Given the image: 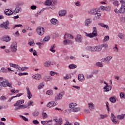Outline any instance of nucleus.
<instances>
[{
	"label": "nucleus",
	"mask_w": 125,
	"mask_h": 125,
	"mask_svg": "<svg viewBox=\"0 0 125 125\" xmlns=\"http://www.w3.org/2000/svg\"><path fill=\"white\" fill-rule=\"evenodd\" d=\"M24 100H20L17 101L16 103L14 104V107H16L14 108V111H18V110H20V109H25V108H28L29 106H32L33 104H34V102L33 101H30L27 104V105H25L23 104Z\"/></svg>",
	"instance_id": "f257e3e1"
},
{
	"label": "nucleus",
	"mask_w": 125,
	"mask_h": 125,
	"mask_svg": "<svg viewBox=\"0 0 125 125\" xmlns=\"http://www.w3.org/2000/svg\"><path fill=\"white\" fill-rule=\"evenodd\" d=\"M69 107L70 108L65 110L64 113L70 114V113L71 112H73L74 113H77V112H80L81 111V107H77V104L75 103H71L69 104Z\"/></svg>",
	"instance_id": "f03ea898"
},
{
	"label": "nucleus",
	"mask_w": 125,
	"mask_h": 125,
	"mask_svg": "<svg viewBox=\"0 0 125 125\" xmlns=\"http://www.w3.org/2000/svg\"><path fill=\"white\" fill-rule=\"evenodd\" d=\"M86 37H88L89 38H94V37H97L98 34H97V29L96 27H93V31L91 33H87L85 32Z\"/></svg>",
	"instance_id": "7ed1b4c3"
},
{
	"label": "nucleus",
	"mask_w": 125,
	"mask_h": 125,
	"mask_svg": "<svg viewBox=\"0 0 125 125\" xmlns=\"http://www.w3.org/2000/svg\"><path fill=\"white\" fill-rule=\"evenodd\" d=\"M0 86L1 87H6V86H8L10 87V88H12V83L8 82V81L6 80H4L2 82H0Z\"/></svg>",
	"instance_id": "20e7f679"
},
{
	"label": "nucleus",
	"mask_w": 125,
	"mask_h": 125,
	"mask_svg": "<svg viewBox=\"0 0 125 125\" xmlns=\"http://www.w3.org/2000/svg\"><path fill=\"white\" fill-rule=\"evenodd\" d=\"M10 49L13 53H15L18 50L17 49V42L16 41L13 42L10 45Z\"/></svg>",
	"instance_id": "39448f33"
},
{
	"label": "nucleus",
	"mask_w": 125,
	"mask_h": 125,
	"mask_svg": "<svg viewBox=\"0 0 125 125\" xmlns=\"http://www.w3.org/2000/svg\"><path fill=\"white\" fill-rule=\"evenodd\" d=\"M1 42H9L11 41V38L8 35H4L0 39Z\"/></svg>",
	"instance_id": "423d86ee"
},
{
	"label": "nucleus",
	"mask_w": 125,
	"mask_h": 125,
	"mask_svg": "<svg viewBox=\"0 0 125 125\" xmlns=\"http://www.w3.org/2000/svg\"><path fill=\"white\" fill-rule=\"evenodd\" d=\"M104 83L105 84V85L103 88L104 92H108V91H110V90L112 89V86L109 85L107 82L105 81L104 82Z\"/></svg>",
	"instance_id": "0eeeda50"
},
{
	"label": "nucleus",
	"mask_w": 125,
	"mask_h": 125,
	"mask_svg": "<svg viewBox=\"0 0 125 125\" xmlns=\"http://www.w3.org/2000/svg\"><path fill=\"white\" fill-rule=\"evenodd\" d=\"M36 31L39 36H42L44 34V28L42 26H39L37 28Z\"/></svg>",
	"instance_id": "6e6552de"
},
{
	"label": "nucleus",
	"mask_w": 125,
	"mask_h": 125,
	"mask_svg": "<svg viewBox=\"0 0 125 125\" xmlns=\"http://www.w3.org/2000/svg\"><path fill=\"white\" fill-rule=\"evenodd\" d=\"M8 26H9V21H6L5 22H3L0 25V27L4 28L6 30H9L10 28Z\"/></svg>",
	"instance_id": "1a4fd4ad"
},
{
	"label": "nucleus",
	"mask_w": 125,
	"mask_h": 125,
	"mask_svg": "<svg viewBox=\"0 0 125 125\" xmlns=\"http://www.w3.org/2000/svg\"><path fill=\"white\" fill-rule=\"evenodd\" d=\"M98 12H100V9L97 8L88 11V13L91 15H95L96 13H98Z\"/></svg>",
	"instance_id": "9d476101"
},
{
	"label": "nucleus",
	"mask_w": 125,
	"mask_h": 125,
	"mask_svg": "<svg viewBox=\"0 0 125 125\" xmlns=\"http://www.w3.org/2000/svg\"><path fill=\"white\" fill-rule=\"evenodd\" d=\"M65 94V92L62 91L58 94L55 98V101H58V100H61L62 99L63 96Z\"/></svg>",
	"instance_id": "9b49d317"
},
{
	"label": "nucleus",
	"mask_w": 125,
	"mask_h": 125,
	"mask_svg": "<svg viewBox=\"0 0 125 125\" xmlns=\"http://www.w3.org/2000/svg\"><path fill=\"white\" fill-rule=\"evenodd\" d=\"M58 104L57 103H55L54 101H51L47 104V107H48V108H51L54 106L57 105Z\"/></svg>",
	"instance_id": "f8f14e48"
},
{
	"label": "nucleus",
	"mask_w": 125,
	"mask_h": 125,
	"mask_svg": "<svg viewBox=\"0 0 125 125\" xmlns=\"http://www.w3.org/2000/svg\"><path fill=\"white\" fill-rule=\"evenodd\" d=\"M91 23H92V20L91 19H86L85 20L84 24L86 27H88V26H89L90 24H91Z\"/></svg>",
	"instance_id": "ddd939ff"
},
{
	"label": "nucleus",
	"mask_w": 125,
	"mask_h": 125,
	"mask_svg": "<svg viewBox=\"0 0 125 125\" xmlns=\"http://www.w3.org/2000/svg\"><path fill=\"white\" fill-rule=\"evenodd\" d=\"M102 50V46L101 45H99L95 47H93V51H101Z\"/></svg>",
	"instance_id": "4468645a"
},
{
	"label": "nucleus",
	"mask_w": 125,
	"mask_h": 125,
	"mask_svg": "<svg viewBox=\"0 0 125 125\" xmlns=\"http://www.w3.org/2000/svg\"><path fill=\"white\" fill-rule=\"evenodd\" d=\"M4 13L6 15H7L8 16L12 15V14H13V12H12V11H11V10L9 9H6L4 10Z\"/></svg>",
	"instance_id": "2eb2a0df"
},
{
	"label": "nucleus",
	"mask_w": 125,
	"mask_h": 125,
	"mask_svg": "<svg viewBox=\"0 0 125 125\" xmlns=\"http://www.w3.org/2000/svg\"><path fill=\"white\" fill-rule=\"evenodd\" d=\"M75 41L77 42H83V37H82V35H77V37L75 38Z\"/></svg>",
	"instance_id": "dca6fc26"
},
{
	"label": "nucleus",
	"mask_w": 125,
	"mask_h": 125,
	"mask_svg": "<svg viewBox=\"0 0 125 125\" xmlns=\"http://www.w3.org/2000/svg\"><path fill=\"white\" fill-rule=\"evenodd\" d=\"M26 90L27 92V97L28 99L32 98V97L33 96V95H32V93H31V91H30V89L29 88L28 86H27L26 87Z\"/></svg>",
	"instance_id": "f3484780"
},
{
	"label": "nucleus",
	"mask_w": 125,
	"mask_h": 125,
	"mask_svg": "<svg viewBox=\"0 0 125 125\" xmlns=\"http://www.w3.org/2000/svg\"><path fill=\"white\" fill-rule=\"evenodd\" d=\"M50 23L52 25H57L59 22L58 21V20L57 19L53 18L50 20Z\"/></svg>",
	"instance_id": "a211bd4d"
},
{
	"label": "nucleus",
	"mask_w": 125,
	"mask_h": 125,
	"mask_svg": "<svg viewBox=\"0 0 125 125\" xmlns=\"http://www.w3.org/2000/svg\"><path fill=\"white\" fill-rule=\"evenodd\" d=\"M67 14V11L66 10H61L59 12V16H65Z\"/></svg>",
	"instance_id": "6ab92c4d"
},
{
	"label": "nucleus",
	"mask_w": 125,
	"mask_h": 125,
	"mask_svg": "<svg viewBox=\"0 0 125 125\" xmlns=\"http://www.w3.org/2000/svg\"><path fill=\"white\" fill-rule=\"evenodd\" d=\"M33 79H34L35 80H41V78H42V76L40 74H36L35 75H33L32 76Z\"/></svg>",
	"instance_id": "aec40b11"
},
{
	"label": "nucleus",
	"mask_w": 125,
	"mask_h": 125,
	"mask_svg": "<svg viewBox=\"0 0 125 125\" xmlns=\"http://www.w3.org/2000/svg\"><path fill=\"white\" fill-rule=\"evenodd\" d=\"M78 80L79 82H83L84 81V75L83 74H79L78 75Z\"/></svg>",
	"instance_id": "412c9836"
},
{
	"label": "nucleus",
	"mask_w": 125,
	"mask_h": 125,
	"mask_svg": "<svg viewBox=\"0 0 125 125\" xmlns=\"http://www.w3.org/2000/svg\"><path fill=\"white\" fill-rule=\"evenodd\" d=\"M10 67H12L13 68H15V69H18L20 70V67L18 64H14V63H9Z\"/></svg>",
	"instance_id": "4be33fe9"
},
{
	"label": "nucleus",
	"mask_w": 125,
	"mask_h": 125,
	"mask_svg": "<svg viewBox=\"0 0 125 125\" xmlns=\"http://www.w3.org/2000/svg\"><path fill=\"white\" fill-rule=\"evenodd\" d=\"M10 67H12L13 68H15V69H18L20 70V67L18 64H14V63H9Z\"/></svg>",
	"instance_id": "5701e85b"
},
{
	"label": "nucleus",
	"mask_w": 125,
	"mask_h": 125,
	"mask_svg": "<svg viewBox=\"0 0 125 125\" xmlns=\"http://www.w3.org/2000/svg\"><path fill=\"white\" fill-rule=\"evenodd\" d=\"M89 108L90 109V111H94V104L92 103H90L88 104Z\"/></svg>",
	"instance_id": "b1692460"
},
{
	"label": "nucleus",
	"mask_w": 125,
	"mask_h": 125,
	"mask_svg": "<svg viewBox=\"0 0 125 125\" xmlns=\"http://www.w3.org/2000/svg\"><path fill=\"white\" fill-rule=\"evenodd\" d=\"M64 40H67V39H74V36L71 34H66L64 36Z\"/></svg>",
	"instance_id": "393cba45"
},
{
	"label": "nucleus",
	"mask_w": 125,
	"mask_h": 125,
	"mask_svg": "<svg viewBox=\"0 0 125 125\" xmlns=\"http://www.w3.org/2000/svg\"><path fill=\"white\" fill-rule=\"evenodd\" d=\"M44 66L45 67H49V66H50L51 65H53V64H51V62H50L49 61H47L46 62H45L44 64Z\"/></svg>",
	"instance_id": "a878e982"
},
{
	"label": "nucleus",
	"mask_w": 125,
	"mask_h": 125,
	"mask_svg": "<svg viewBox=\"0 0 125 125\" xmlns=\"http://www.w3.org/2000/svg\"><path fill=\"white\" fill-rule=\"evenodd\" d=\"M111 2L115 5V6H119V2L117 0H111Z\"/></svg>",
	"instance_id": "bb28decb"
},
{
	"label": "nucleus",
	"mask_w": 125,
	"mask_h": 125,
	"mask_svg": "<svg viewBox=\"0 0 125 125\" xmlns=\"http://www.w3.org/2000/svg\"><path fill=\"white\" fill-rule=\"evenodd\" d=\"M98 25H100V26L103 27V28H106V30H109V26H108V25L104 24L103 23H100Z\"/></svg>",
	"instance_id": "cd10ccee"
},
{
	"label": "nucleus",
	"mask_w": 125,
	"mask_h": 125,
	"mask_svg": "<svg viewBox=\"0 0 125 125\" xmlns=\"http://www.w3.org/2000/svg\"><path fill=\"white\" fill-rule=\"evenodd\" d=\"M125 8L124 7H121L119 10H118V13H125Z\"/></svg>",
	"instance_id": "c85d7f7f"
},
{
	"label": "nucleus",
	"mask_w": 125,
	"mask_h": 125,
	"mask_svg": "<svg viewBox=\"0 0 125 125\" xmlns=\"http://www.w3.org/2000/svg\"><path fill=\"white\" fill-rule=\"evenodd\" d=\"M20 11H22V9L20 6L16 7L14 10L16 13H18Z\"/></svg>",
	"instance_id": "c756f323"
},
{
	"label": "nucleus",
	"mask_w": 125,
	"mask_h": 125,
	"mask_svg": "<svg viewBox=\"0 0 125 125\" xmlns=\"http://www.w3.org/2000/svg\"><path fill=\"white\" fill-rule=\"evenodd\" d=\"M54 48H55V44H53L52 46H51L50 50V51H51V52H53V53H55V52L56 51V50L54 49Z\"/></svg>",
	"instance_id": "7c9ffc66"
},
{
	"label": "nucleus",
	"mask_w": 125,
	"mask_h": 125,
	"mask_svg": "<svg viewBox=\"0 0 125 125\" xmlns=\"http://www.w3.org/2000/svg\"><path fill=\"white\" fill-rule=\"evenodd\" d=\"M32 115L34 117H38V116L40 115V112H39L38 110H35L32 113Z\"/></svg>",
	"instance_id": "2f4dec72"
},
{
	"label": "nucleus",
	"mask_w": 125,
	"mask_h": 125,
	"mask_svg": "<svg viewBox=\"0 0 125 125\" xmlns=\"http://www.w3.org/2000/svg\"><path fill=\"white\" fill-rule=\"evenodd\" d=\"M52 77L50 76H46L44 78L45 82H49V81H52Z\"/></svg>",
	"instance_id": "473e14b6"
},
{
	"label": "nucleus",
	"mask_w": 125,
	"mask_h": 125,
	"mask_svg": "<svg viewBox=\"0 0 125 125\" xmlns=\"http://www.w3.org/2000/svg\"><path fill=\"white\" fill-rule=\"evenodd\" d=\"M118 36L119 39H121V40H124V39H125V35L123 33H120L118 34Z\"/></svg>",
	"instance_id": "72a5a7b5"
},
{
	"label": "nucleus",
	"mask_w": 125,
	"mask_h": 125,
	"mask_svg": "<svg viewBox=\"0 0 125 125\" xmlns=\"http://www.w3.org/2000/svg\"><path fill=\"white\" fill-rule=\"evenodd\" d=\"M50 40V37L49 36H46L43 40H42L43 42H46Z\"/></svg>",
	"instance_id": "f704fd0d"
},
{
	"label": "nucleus",
	"mask_w": 125,
	"mask_h": 125,
	"mask_svg": "<svg viewBox=\"0 0 125 125\" xmlns=\"http://www.w3.org/2000/svg\"><path fill=\"white\" fill-rule=\"evenodd\" d=\"M102 62H103L104 63H105L106 64H109V62L108 61V59L106 58H103L102 59Z\"/></svg>",
	"instance_id": "c9c22d12"
},
{
	"label": "nucleus",
	"mask_w": 125,
	"mask_h": 125,
	"mask_svg": "<svg viewBox=\"0 0 125 125\" xmlns=\"http://www.w3.org/2000/svg\"><path fill=\"white\" fill-rule=\"evenodd\" d=\"M125 114H121L120 115H118L117 116V119H118V120H123V119L125 118Z\"/></svg>",
	"instance_id": "e433bc0d"
},
{
	"label": "nucleus",
	"mask_w": 125,
	"mask_h": 125,
	"mask_svg": "<svg viewBox=\"0 0 125 125\" xmlns=\"http://www.w3.org/2000/svg\"><path fill=\"white\" fill-rule=\"evenodd\" d=\"M101 17V14L100 12H98L95 15V17L96 19H100V17Z\"/></svg>",
	"instance_id": "4c0bfd02"
},
{
	"label": "nucleus",
	"mask_w": 125,
	"mask_h": 125,
	"mask_svg": "<svg viewBox=\"0 0 125 125\" xmlns=\"http://www.w3.org/2000/svg\"><path fill=\"white\" fill-rule=\"evenodd\" d=\"M85 49L87 51H93V47L87 46V47H86Z\"/></svg>",
	"instance_id": "58836bf2"
},
{
	"label": "nucleus",
	"mask_w": 125,
	"mask_h": 125,
	"mask_svg": "<svg viewBox=\"0 0 125 125\" xmlns=\"http://www.w3.org/2000/svg\"><path fill=\"white\" fill-rule=\"evenodd\" d=\"M45 5L49 6L52 4V2L51 1V0H47L45 1Z\"/></svg>",
	"instance_id": "ea45409f"
},
{
	"label": "nucleus",
	"mask_w": 125,
	"mask_h": 125,
	"mask_svg": "<svg viewBox=\"0 0 125 125\" xmlns=\"http://www.w3.org/2000/svg\"><path fill=\"white\" fill-rule=\"evenodd\" d=\"M68 67L69 69H76L77 65L74 64H71L69 65Z\"/></svg>",
	"instance_id": "a19ab883"
},
{
	"label": "nucleus",
	"mask_w": 125,
	"mask_h": 125,
	"mask_svg": "<svg viewBox=\"0 0 125 125\" xmlns=\"http://www.w3.org/2000/svg\"><path fill=\"white\" fill-rule=\"evenodd\" d=\"M114 52H119V48L117 46V44H115V46L113 47Z\"/></svg>",
	"instance_id": "79ce46f5"
},
{
	"label": "nucleus",
	"mask_w": 125,
	"mask_h": 125,
	"mask_svg": "<svg viewBox=\"0 0 125 125\" xmlns=\"http://www.w3.org/2000/svg\"><path fill=\"white\" fill-rule=\"evenodd\" d=\"M109 101L111 103H115L116 101V98H114V97H111L109 98Z\"/></svg>",
	"instance_id": "37998d69"
},
{
	"label": "nucleus",
	"mask_w": 125,
	"mask_h": 125,
	"mask_svg": "<svg viewBox=\"0 0 125 125\" xmlns=\"http://www.w3.org/2000/svg\"><path fill=\"white\" fill-rule=\"evenodd\" d=\"M13 36L17 38L20 36V34H19V31H17L15 33H13Z\"/></svg>",
	"instance_id": "c03bdc74"
},
{
	"label": "nucleus",
	"mask_w": 125,
	"mask_h": 125,
	"mask_svg": "<svg viewBox=\"0 0 125 125\" xmlns=\"http://www.w3.org/2000/svg\"><path fill=\"white\" fill-rule=\"evenodd\" d=\"M72 78V76H71V74H69V75H68V74L66 75V76L63 77L64 80H69V79H71Z\"/></svg>",
	"instance_id": "a18cd8bd"
},
{
	"label": "nucleus",
	"mask_w": 125,
	"mask_h": 125,
	"mask_svg": "<svg viewBox=\"0 0 125 125\" xmlns=\"http://www.w3.org/2000/svg\"><path fill=\"white\" fill-rule=\"evenodd\" d=\"M100 118L99 119L100 120H102V119H104L105 118H107V117H108V116L107 115H103V114H100Z\"/></svg>",
	"instance_id": "49530a36"
},
{
	"label": "nucleus",
	"mask_w": 125,
	"mask_h": 125,
	"mask_svg": "<svg viewBox=\"0 0 125 125\" xmlns=\"http://www.w3.org/2000/svg\"><path fill=\"white\" fill-rule=\"evenodd\" d=\"M46 94L48 95H53V91H52L51 90H49L47 91Z\"/></svg>",
	"instance_id": "de8ad7c7"
},
{
	"label": "nucleus",
	"mask_w": 125,
	"mask_h": 125,
	"mask_svg": "<svg viewBox=\"0 0 125 125\" xmlns=\"http://www.w3.org/2000/svg\"><path fill=\"white\" fill-rule=\"evenodd\" d=\"M1 72H2V73H7L8 71L7 69L5 68L4 67H2L1 68Z\"/></svg>",
	"instance_id": "09e8293b"
},
{
	"label": "nucleus",
	"mask_w": 125,
	"mask_h": 125,
	"mask_svg": "<svg viewBox=\"0 0 125 125\" xmlns=\"http://www.w3.org/2000/svg\"><path fill=\"white\" fill-rule=\"evenodd\" d=\"M120 3H121V7L125 8V1L124 0H121L120 1Z\"/></svg>",
	"instance_id": "8fccbe9b"
},
{
	"label": "nucleus",
	"mask_w": 125,
	"mask_h": 125,
	"mask_svg": "<svg viewBox=\"0 0 125 125\" xmlns=\"http://www.w3.org/2000/svg\"><path fill=\"white\" fill-rule=\"evenodd\" d=\"M109 39H110V37H109V36H105L103 42H107L109 41Z\"/></svg>",
	"instance_id": "3c124183"
},
{
	"label": "nucleus",
	"mask_w": 125,
	"mask_h": 125,
	"mask_svg": "<svg viewBox=\"0 0 125 125\" xmlns=\"http://www.w3.org/2000/svg\"><path fill=\"white\" fill-rule=\"evenodd\" d=\"M20 118H21L22 120L24 121V122H28V121H29V120H28L27 118L25 117L24 116H23V115H20Z\"/></svg>",
	"instance_id": "603ef678"
},
{
	"label": "nucleus",
	"mask_w": 125,
	"mask_h": 125,
	"mask_svg": "<svg viewBox=\"0 0 125 125\" xmlns=\"http://www.w3.org/2000/svg\"><path fill=\"white\" fill-rule=\"evenodd\" d=\"M111 121L113 123V124H115V125H116V124H119V122H118V121H117L116 117L111 119Z\"/></svg>",
	"instance_id": "864d4df0"
},
{
	"label": "nucleus",
	"mask_w": 125,
	"mask_h": 125,
	"mask_svg": "<svg viewBox=\"0 0 125 125\" xmlns=\"http://www.w3.org/2000/svg\"><path fill=\"white\" fill-rule=\"evenodd\" d=\"M96 65H97L98 66V67H103V64H102V63H101L99 62H96Z\"/></svg>",
	"instance_id": "5fc2aeb1"
},
{
	"label": "nucleus",
	"mask_w": 125,
	"mask_h": 125,
	"mask_svg": "<svg viewBox=\"0 0 125 125\" xmlns=\"http://www.w3.org/2000/svg\"><path fill=\"white\" fill-rule=\"evenodd\" d=\"M120 96L121 98H125V94L124 92L120 93Z\"/></svg>",
	"instance_id": "6e6d98bb"
},
{
	"label": "nucleus",
	"mask_w": 125,
	"mask_h": 125,
	"mask_svg": "<svg viewBox=\"0 0 125 125\" xmlns=\"http://www.w3.org/2000/svg\"><path fill=\"white\" fill-rule=\"evenodd\" d=\"M42 116L43 117V119H47V114H46V113L43 112L42 113Z\"/></svg>",
	"instance_id": "4d7b16f0"
},
{
	"label": "nucleus",
	"mask_w": 125,
	"mask_h": 125,
	"mask_svg": "<svg viewBox=\"0 0 125 125\" xmlns=\"http://www.w3.org/2000/svg\"><path fill=\"white\" fill-rule=\"evenodd\" d=\"M120 21L122 23H125V17H122L120 18Z\"/></svg>",
	"instance_id": "13d9d810"
},
{
	"label": "nucleus",
	"mask_w": 125,
	"mask_h": 125,
	"mask_svg": "<svg viewBox=\"0 0 125 125\" xmlns=\"http://www.w3.org/2000/svg\"><path fill=\"white\" fill-rule=\"evenodd\" d=\"M91 78H93V74L87 75L86 76V79H91Z\"/></svg>",
	"instance_id": "bf43d9fd"
},
{
	"label": "nucleus",
	"mask_w": 125,
	"mask_h": 125,
	"mask_svg": "<svg viewBox=\"0 0 125 125\" xmlns=\"http://www.w3.org/2000/svg\"><path fill=\"white\" fill-rule=\"evenodd\" d=\"M0 100L1 101H4V100H6V97H4V96H2L0 97Z\"/></svg>",
	"instance_id": "052dcab7"
},
{
	"label": "nucleus",
	"mask_w": 125,
	"mask_h": 125,
	"mask_svg": "<svg viewBox=\"0 0 125 125\" xmlns=\"http://www.w3.org/2000/svg\"><path fill=\"white\" fill-rule=\"evenodd\" d=\"M100 8L102 10H106V11H108V10L107 9V7H104V6H101Z\"/></svg>",
	"instance_id": "680f3d73"
},
{
	"label": "nucleus",
	"mask_w": 125,
	"mask_h": 125,
	"mask_svg": "<svg viewBox=\"0 0 125 125\" xmlns=\"http://www.w3.org/2000/svg\"><path fill=\"white\" fill-rule=\"evenodd\" d=\"M84 112L85 114H90V111H89V109H84Z\"/></svg>",
	"instance_id": "e2e57ef3"
},
{
	"label": "nucleus",
	"mask_w": 125,
	"mask_h": 125,
	"mask_svg": "<svg viewBox=\"0 0 125 125\" xmlns=\"http://www.w3.org/2000/svg\"><path fill=\"white\" fill-rule=\"evenodd\" d=\"M32 123L34 124V125H39V124H40V122H39L38 120H33Z\"/></svg>",
	"instance_id": "0e129e2a"
},
{
	"label": "nucleus",
	"mask_w": 125,
	"mask_h": 125,
	"mask_svg": "<svg viewBox=\"0 0 125 125\" xmlns=\"http://www.w3.org/2000/svg\"><path fill=\"white\" fill-rule=\"evenodd\" d=\"M51 122H53L52 120L47 121L46 125H52V124L51 123H51Z\"/></svg>",
	"instance_id": "69168bd1"
},
{
	"label": "nucleus",
	"mask_w": 125,
	"mask_h": 125,
	"mask_svg": "<svg viewBox=\"0 0 125 125\" xmlns=\"http://www.w3.org/2000/svg\"><path fill=\"white\" fill-rule=\"evenodd\" d=\"M18 5L19 6H22V5H24V2L21 1V2H19L18 3Z\"/></svg>",
	"instance_id": "338daca9"
},
{
	"label": "nucleus",
	"mask_w": 125,
	"mask_h": 125,
	"mask_svg": "<svg viewBox=\"0 0 125 125\" xmlns=\"http://www.w3.org/2000/svg\"><path fill=\"white\" fill-rule=\"evenodd\" d=\"M101 46H102V48H103V47H104V48H108V44H103Z\"/></svg>",
	"instance_id": "774afa93"
}]
</instances>
